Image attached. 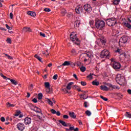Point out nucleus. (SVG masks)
<instances>
[{"instance_id":"1","label":"nucleus","mask_w":131,"mask_h":131,"mask_svg":"<svg viewBox=\"0 0 131 131\" xmlns=\"http://www.w3.org/2000/svg\"><path fill=\"white\" fill-rule=\"evenodd\" d=\"M70 38L71 41H73L75 45H79L80 43V40L77 38V35L75 32H73L71 33L70 36Z\"/></svg>"},{"instance_id":"2","label":"nucleus","mask_w":131,"mask_h":131,"mask_svg":"<svg viewBox=\"0 0 131 131\" xmlns=\"http://www.w3.org/2000/svg\"><path fill=\"white\" fill-rule=\"evenodd\" d=\"M116 80L117 82H118L119 84H125L126 82L125 81V78L120 74H118L116 77Z\"/></svg>"},{"instance_id":"3","label":"nucleus","mask_w":131,"mask_h":131,"mask_svg":"<svg viewBox=\"0 0 131 131\" xmlns=\"http://www.w3.org/2000/svg\"><path fill=\"white\" fill-rule=\"evenodd\" d=\"M106 24L104 20H96L95 21V26L97 29H103L105 27Z\"/></svg>"},{"instance_id":"4","label":"nucleus","mask_w":131,"mask_h":131,"mask_svg":"<svg viewBox=\"0 0 131 131\" xmlns=\"http://www.w3.org/2000/svg\"><path fill=\"white\" fill-rule=\"evenodd\" d=\"M101 58H107L109 59L110 58V52L107 49L103 50L100 54Z\"/></svg>"},{"instance_id":"5","label":"nucleus","mask_w":131,"mask_h":131,"mask_svg":"<svg viewBox=\"0 0 131 131\" xmlns=\"http://www.w3.org/2000/svg\"><path fill=\"white\" fill-rule=\"evenodd\" d=\"M116 53H118L120 54V59L121 60H124L126 58V54L125 52L121 49H117Z\"/></svg>"},{"instance_id":"6","label":"nucleus","mask_w":131,"mask_h":131,"mask_svg":"<svg viewBox=\"0 0 131 131\" xmlns=\"http://www.w3.org/2000/svg\"><path fill=\"white\" fill-rule=\"evenodd\" d=\"M106 24L108 26H114L117 23L116 19L115 18H111L106 20Z\"/></svg>"},{"instance_id":"7","label":"nucleus","mask_w":131,"mask_h":131,"mask_svg":"<svg viewBox=\"0 0 131 131\" xmlns=\"http://www.w3.org/2000/svg\"><path fill=\"white\" fill-rule=\"evenodd\" d=\"M111 61L112 62V64L113 65V68L114 69H120V67H121V65H120V63L119 62L114 61V59L112 58L111 59Z\"/></svg>"},{"instance_id":"8","label":"nucleus","mask_w":131,"mask_h":131,"mask_svg":"<svg viewBox=\"0 0 131 131\" xmlns=\"http://www.w3.org/2000/svg\"><path fill=\"white\" fill-rule=\"evenodd\" d=\"M127 36H122L119 39V45L120 46H124L126 42H127Z\"/></svg>"},{"instance_id":"9","label":"nucleus","mask_w":131,"mask_h":131,"mask_svg":"<svg viewBox=\"0 0 131 131\" xmlns=\"http://www.w3.org/2000/svg\"><path fill=\"white\" fill-rule=\"evenodd\" d=\"M0 76H1V77H3V78L5 79V80H8H8H10L11 82L13 84H14V85H17V84H18V82L16 81H15L14 79H11L9 78H7L6 76L4 75V74H3V73H1Z\"/></svg>"},{"instance_id":"10","label":"nucleus","mask_w":131,"mask_h":131,"mask_svg":"<svg viewBox=\"0 0 131 131\" xmlns=\"http://www.w3.org/2000/svg\"><path fill=\"white\" fill-rule=\"evenodd\" d=\"M99 41H100V42L102 43L103 46H105V44L106 42V39L104 37L101 36L100 38L98 39L96 41V42L97 44L96 45V47L99 46Z\"/></svg>"},{"instance_id":"11","label":"nucleus","mask_w":131,"mask_h":131,"mask_svg":"<svg viewBox=\"0 0 131 131\" xmlns=\"http://www.w3.org/2000/svg\"><path fill=\"white\" fill-rule=\"evenodd\" d=\"M45 100L47 101L48 104L50 105V106H54V103L56 104V100H55V98H52V101L51 99L48 98H46Z\"/></svg>"},{"instance_id":"12","label":"nucleus","mask_w":131,"mask_h":131,"mask_svg":"<svg viewBox=\"0 0 131 131\" xmlns=\"http://www.w3.org/2000/svg\"><path fill=\"white\" fill-rule=\"evenodd\" d=\"M84 10L88 13H91L92 10V7L90 4H85L84 5Z\"/></svg>"},{"instance_id":"13","label":"nucleus","mask_w":131,"mask_h":131,"mask_svg":"<svg viewBox=\"0 0 131 131\" xmlns=\"http://www.w3.org/2000/svg\"><path fill=\"white\" fill-rule=\"evenodd\" d=\"M79 59L81 61H83L84 63L88 61V58L85 53L82 54L80 55Z\"/></svg>"},{"instance_id":"14","label":"nucleus","mask_w":131,"mask_h":131,"mask_svg":"<svg viewBox=\"0 0 131 131\" xmlns=\"http://www.w3.org/2000/svg\"><path fill=\"white\" fill-rule=\"evenodd\" d=\"M75 12L77 14L82 13V6L81 5L77 6L75 8Z\"/></svg>"},{"instance_id":"15","label":"nucleus","mask_w":131,"mask_h":131,"mask_svg":"<svg viewBox=\"0 0 131 131\" xmlns=\"http://www.w3.org/2000/svg\"><path fill=\"white\" fill-rule=\"evenodd\" d=\"M62 66H74V63L70 61H66L62 64Z\"/></svg>"},{"instance_id":"16","label":"nucleus","mask_w":131,"mask_h":131,"mask_svg":"<svg viewBox=\"0 0 131 131\" xmlns=\"http://www.w3.org/2000/svg\"><path fill=\"white\" fill-rule=\"evenodd\" d=\"M45 86L46 89L47 93H50L51 92V85L49 82H46L45 83Z\"/></svg>"},{"instance_id":"17","label":"nucleus","mask_w":131,"mask_h":131,"mask_svg":"<svg viewBox=\"0 0 131 131\" xmlns=\"http://www.w3.org/2000/svg\"><path fill=\"white\" fill-rule=\"evenodd\" d=\"M85 55L86 57H87V59H88V58H93V57H94V53H93V51L91 50L87 51Z\"/></svg>"},{"instance_id":"18","label":"nucleus","mask_w":131,"mask_h":131,"mask_svg":"<svg viewBox=\"0 0 131 131\" xmlns=\"http://www.w3.org/2000/svg\"><path fill=\"white\" fill-rule=\"evenodd\" d=\"M17 128L19 130H24L25 126H24V124L20 123L17 125Z\"/></svg>"},{"instance_id":"19","label":"nucleus","mask_w":131,"mask_h":131,"mask_svg":"<svg viewBox=\"0 0 131 131\" xmlns=\"http://www.w3.org/2000/svg\"><path fill=\"white\" fill-rule=\"evenodd\" d=\"M25 123L26 125L30 124L31 123V118L27 117L25 119Z\"/></svg>"},{"instance_id":"20","label":"nucleus","mask_w":131,"mask_h":131,"mask_svg":"<svg viewBox=\"0 0 131 131\" xmlns=\"http://www.w3.org/2000/svg\"><path fill=\"white\" fill-rule=\"evenodd\" d=\"M79 25H80V20H76L74 24V26L75 28H78V27H79Z\"/></svg>"},{"instance_id":"21","label":"nucleus","mask_w":131,"mask_h":131,"mask_svg":"<svg viewBox=\"0 0 131 131\" xmlns=\"http://www.w3.org/2000/svg\"><path fill=\"white\" fill-rule=\"evenodd\" d=\"M51 113H52V114H56V115H57V116H60V115H61V113H60V112H59V111L56 112L54 109H51Z\"/></svg>"},{"instance_id":"22","label":"nucleus","mask_w":131,"mask_h":131,"mask_svg":"<svg viewBox=\"0 0 131 131\" xmlns=\"http://www.w3.org/2000/svg\"><path fill=\"white\" fill-rule=\"evenodd\" d=\"M23 30L24 32H32V30L29 27H24Z\"/></svg>"},{"instance_id":"23","label":"nucleus","mask_w":131,"mask_h":131,"mask_svg":"<svg viewBox=\"0 0 131 131\" xmlns=\"http://www.w3.org/2000/svg\"><path fill=\"white\" fill-rule=\"evenodd\" d=\"M106 85H107V86H109V88H111L112 89H114L115 90H119V87L115 85H113L111 84L106 83Z\"/></svg>"},{"instance_id":"24","label":"nucleus","mask_w":131,"mask_h":131,"mask_svg":"<svg viewBox=\"0 0 131 131\" xmlns=\"http://www.w3.org/2000/svg\"><path fill=\"white\" fill-rule=\"evenodd\" d=\"M27 14L29 16H32V17H35L36 16V13L33 11H28Z\"/></svg>"},{"instance_id":"25","label":"nucleus","mask_w":131,"mask_h":131,"mask_svg":"<svg viewBox=\"0 0 131 131\" xmlns=\"http://www.w3.org/2000/svg\"><path fill=\"white\" fill-rule=\"evenodd\" d=\"M100 89L102 91H105V92H107V91H109V88L107 87L105 85L100 86Z\"/></svg>"},{"instance_id":"26","label":"nucleus","mask_w":131,"mask_h":131,"mask_svg":"<svg viewBox=\"0 0 131 131\" xmlns=\"http://www.w3.org/2000/svg\"><path fill=\"white\" fill-rule=\"evenodd\" d=\"M34 111H35V112H36L37 113H41V114H42L41 113V110H40V108L36 107V106H35L34 107Z\"/></svg>"},{"instance_id":"27","label":"nucleus","mask_w":131,"mask_h":131,"mask_svg":"<svg viewBox=\"0 0 131 131\" xmlns=\"http://www.w3.org/2000/svg\"><path fill=\"white\" fill-rule=\"evenodd\" d=\"M73 84V82H71L69 83L67 86V89L69 91H70L71 90V86Z\"/></svg>"},{"instance_id":"28","label":"nucleus","mask_w":131,"mask_h":131,"mask_svg":"<svg viewBox=\"0 0 131 131\" xmlns=\"http://www.w3.org/2000/svg\"><path fill=\"white\" fill-rule=\"evenodd\" d=\"M92 84L93 85L98 86V85H99V84H100V82L98 81L97 80H95L92 81Z\"/></svg>"},{"instance_id":"29","label":"nucleus","mask_w":131,"mask_h":131,"mask_svg":"<svg viewBox=\"0 0 131 131\" xmlns=\"http://www.w3.org/2000/svg\"><path fill=\"white\" fill-rule=\"evenodd\" d=\"M71 53L73 56H76V55L78 54L77 52H76V50H75L74 49H72Z\"/></svg>"},{"instance_id":"30","label":"nucleus","mask_w":131,"mask_h":131,"mask_svg":"<svg viewBox=\"0 0 131 131\" xmlns=\"http://www.w3.org/2000/svg\"><path fill=\"white\" fill-rule=\"evenodd\" d=\"M69 115L70 117H72V118H75L76 117V116L75 115V114H74V112H70Z\"/></svg>"},{"instance_id":"31","label":"nucleus","mask_w":131,"mask_h":131,"mask_svg":"<svg viewBox=\"0 0 131 131\" xmlns=\"http://www.w3.org/2000/svg\"><path fill=\"white\" fill-rule=\"evenodd\" d=\"M42 54L45 55L46 57H48L49 56V51L48 50H46V52L42 51Z\"/></svg>"},{"instance_id":"32","label":"nucleus","mask_w":131,"mask_h":131,"mask_svg":"<svg viewBox=\"0 0 131 131\" xmlns=\"http://www.w3.org/2000/svg\"><path fill=\"white\" fill-rule=\"evenodd\" d=\"M124 25L125 26V27H127V28H129V29H130V24H128V23H124Z\"/></svg>"},{"instance_id":"33","label":"nucleus","mask_w":131,"mask_h":131,"mask_svg":"<svg viewBox=\"0 0 131 131\" xmlns=\"http://www.w3.org/2000/svg\"><path fill=\"white\" fill-rule=\"evenodd\" d=\"M125 116H126V117H127V118H131V114H130V113H129L128 112H126L125 114Z\"/></svg>"},{"instance_id":"34","label":"nucleus","mask_w":131,"mask_h":131,"mask_svg":"<svg viewBox=\"0 0 131 131\" xmlns=\"http://www.w3.org/2000/svg\"><path fill=\"white\" fill-rule=\"evenodd\" d=\"M34 57L35 58H36V59H37V60H38L40 62H42V61H41V58L39 57V56L37 55V54L35 55Z\"/></svg>"},{"instance_id":"35","label":"nucleus","mask_w":131,"mask_h":131,"mask_svg":"<svg viewBox=\"0 0 131 131\" xmlns=\"http://www.w3.org/2000/svg\"><path fill=\"white\" fill-rule=\"evenodd\" d=\"M60 123H61L63 126H68L67 124H66V122L62 121V120H59Z\"/></svg>"},{"instance_id":"36","label":"nucleus","mask_w":131,"mask_h":131,"mask_svg":"<svg viewBox=\"0 0 131 131\" xmlns=\"http://www.w3.org/2000/svg\"><path fill=\"white\" fill-rule=\"evenodd\" d=\"M120 2V0H114L113 4L115 5H118L119 3Z\"/></svg>"},{"instance_id":"37","label":"nucleus","mask_w":131,"mask_h":131,"mask_svg":"<svg viewBox=\"0 0 131 131\" xmlns=\"http://www.w3.org/2000/svg\"><path fill=\"white\" fill-rule=\"evenodd\" d=\"M89 24L91 27H93V26H94V24H95V21L94 20H91L89 21Z\"/></svg>"},{"instance_id":"38","label":"nucleus","mask_w":131,"mask_h":131,"mask_svg":"<svg viewBox=\"0 0 131 131\" xmlns=\"http://www.w3.org/2000/svg\"><path fill=\"white\" fill-rule=\"evenodd\" d=\"M7 107H15V105L13 104H11L10 102H8L7 104H6Z\"/></svg>"},{"instance_id":"39","label":"nucleus","mask_w":131,"mask_h":131,"mask_svg":"<svg viewBox=\"0 0 131 131\" xmlns=\"http://www.w3.org/2000/svg\"><path fill=\"white\" fill-rule=\"evenodd\" d=\"M38 100H41L42 99V93H39L38 94Z\"/></svg>"},{"instance_id":"40","label":"nucleus","mask_w":131,"mask_h":131,"mask_svg":"<svg viewBox=\"0 0 131 131\" xmlns=\"http://www.w3.org/2000/svg\"><path fill=\"white\" fill-rule=\"evenodd\" d=\"M85 114L87 115V116H91V115H92V113L90 111H86L85 112Z\"/></svg>"},{"instance_id":"41","label":"nucleus","mask_w":131,"mask_h":131,"mask_svg":"<svg viewBox=\"0 0 131 131\" xmlns=\"http://www.w3.org/2000/svg\"><path fill=\"white\" fill-rule=\"evenodd\" d=\"M80 71L82 72H84V71H85V70H86V68H85V67H81L80 68Z\"/></svg>"},{"instance_id":"42","label":"nucleus","mask_w":131,"mask_h":131,"mask_svg":"<svg viewBox=\"0 0 131 131\" xmlns=\"http://www.w3.org/2000/svg\"><path fill=\"white\" fill-rule=\"evenodd\" d=\"M5 26H6V28H7V29H8V30H12V29H13V28H12V27L9 26V25H8V24H6V25H5Z\"/></svg>"},{"instance_id":"43","label":"nucleus","mask_w":131,"mask_h":131,"mask_svg":"<svg viewBox=\"0 0 131 131\" xmlns=\"http://www.w3.org/2000/svg\"><path fill=\"white\" fill-rule=\"evenodd\" d=\"M6 41L8 43H12V39H11V38H7Z\"/></svg>"},{"instance_id":"44","label":"nucleus","mask_w":131,"mask_h":131,"mask_svg":"<svg viewBox=\"0 0 131 131\" xmlns=\"http://www.w3.org/2000/svg\"><path fill=\"white\" fill-rule=\"evenodd\" d=\"M93 75H94V74H90L87 76V78H88L89 79H93Z\"/></svg>"},{"instance_id":"45","label":"nucleus","mask_w":131,"mask_h":131,"mask_svg":"<svg viewBox=\"0 0 131 131\" xmlns=\"http://www.w3.org/2000/svg\"><path fill=\"white\" fill-rule=\"evenodd\" d=\"M84 96L85 95L83 94H81L80 95V98H81V99H83V100H85V99H88V97H85Z\"/></svg>"},{"instance_id":"46","label":"nucleus","mask_w":131,"mask_h":131,"mask_svg":"<svg viewBox=\"0 0 131 131\" xmlns=\"http://www.w3.org/2000/svg\"><path fill=\"white\" fill-rule=\"evenodd\" d=\"M66 10L65 9L62 10L61 11V14L62 16H65V15H66Z\"/></svg>"},{"instance_id":"47","label":"nucleus","mask_w":131,"mask_h":131,"mask_svg":"<svg viewBox=\"0 0 131 131\" xmlns=\"http://www.w3.org/2000/svg\"><path fill=\"white\" fill-rule=\"evenodd\" d=\"M29 91H32L33 90V84H31L30 86H29Z\"/></svg>"},{"instance_id":"48","label":"nucleus","mask_w":131,"mask_h":131,"mask_svg":"<svg viewBox=\"0 0 131 131\" xmlns=\"http://www.w3.org/2000/svg\"><path fill=\"white\" fill-rule=\"evenodd\" d=\"M5 56L6 57H7L8 59H9V60H12V59H13V58L12 57V56L8 55L7 54H5Z\"/></svg>"},{"instance_id":"49","label":"nucleus","mask_w":131,"mask_h":131,"mask_svg":"<svg viewBox=\"0 0 131 131\" xmlns=\"http://www.w3.org/2000/svg\"><path fill=\"white\" fill-rule=\"evenodd\" d=\"M100 98L102 99V100H103L104 101H108V99L104 97V96H100Z\"/></svg>"},{"instance_id":"50","label":"nucleus","mask_w":131,"mask_h":131,"mask_svg":"<svg viewBox=\"0 0 131 131\" xmlns=\"http://www.w3.org/2000/svg\"><path fill=\"white\" fill-rule=\"evenodd\" d=\"M53 79H54V80H57V79H58V75L56 74L53 77Z\"/></svg>"},{"instance_id":"51","label":"nucleus","mask_w":131,"mask_h":131,"mask_svg":"<svg viewBox=\"0 0 131 131\" xmlns=\"http://www.w3.org/2000/svg\"><path fill=\"white\" fill-rule=\"evenodd\" d=\"M40 36H42V37H46V34L42 32H40Z\"/></svg>"},{"instance_id":"52","label":"nucleus","mask_w":131,"mask_h":131,"mask_svg":"<svg viewBox=\"0 0 131 131\" xmlns=\"http://www.w3.org/2000/svg\"><path fill=\"white\" fill-rule=\"evenodd\" d=\"M81 85H83V86L86 85V82L84 81H81Z\"/></svg>"},{"instance_id":"53","label":"nucleus","mask_w":131,"mask_h":131,"mask_svg":"<svg viewBox=\"0 0 131 131\" xmlns=\"http://www.w3.org/2000/svg\"><path fill=\"white\" fill-rule=\"evenodd\" d=\"M1 120L2 121V122H5V121H6V119H5V117H2L1 118Z\"/></svg>"},{"instance_id":"54","label":"nucleus","mask_w":131,"mask_h":131,"mask_svg":"<svg viewBox=\"0 0 131 131\" xmlns=\"http://www.w3.org/2000/svg\"><path fill=\"white\" fill-rule=\"evenodd\" d=\"M63 118H64V119H68V118H69V117L67 115H63Z\"/></svg>"},{"instance_id":"55","label":"nucleus","mask_w":131,"mask_h":131,"mask_svg":"<svg viewBox=\"0 0 131 131\" xmlns=\"http://www.w3.org/2000/svg\"><path fill=\"white\" fill-rule=\"evenodd\" d=\"M44 11L45 12H51V9L50 8H45Z\"/></svg>"},{"instance_id":"56","label":"nucleus","mask_w":131,"mask_h":131,"mask_svg":"<svg viewBox=\"0 0 131 131\" xmlns=\"http://www.w3.org/2000/svg\"><path fill=\"white\" fill-rule=\"evenodd\" d=\"M84 106L85 108H88V102L86 101L84 102Z\"/></svg>"},{"instance_id":"57","label":"nucleus","mask_w":131,"mask_h":131,"mask_svg":"<svg viewBox=\"0 0 131 131\" xmlns=\"http://www.w3.org/2000/svg\"><path fill=\"white\" fill-rule=\"evenodd\" d=\"M70 130H74V126H70L69 128Z\"/></svg>"},{"instance_id":"58","label":"nucleus","mask_w":131,"mask_h":131,"mask_svg":"<svg viewBox=\"0 0 131 131\" xmlns=\"http://www.w3.org/2000/svg\"><path fill=\"white\" fill-rule=\"evenodd\" d=\"M127 20L128 21V22H129L130 23H131V16H129L127 17Z\"/></svg>"},{"instance_id":"59","label":"nucleus","mask_w":131,"mask_h":131,"mask_svg":"<svg viewBox=\"0 0 131 131\" xmlns=\"http://www.w3.org/2000/svg\"><path fill=\"white\" fill-rule=\"evenodd\" d=\"M32 102H33V103H37V99H36V98H34L32 100Z\"/></svg>"},{"instance_id":"60","label":"nucleus","mask_w":131,"mask_h":131,"mask_svg":"<svg viewBox=\"0 0 131 131\" xmlns=\"http://www.w3.org/2000/svg\"><path fill=\"white\" fill-rule=\"evenodd\" d=\"M73 89H76V90H77L79 87H78V86H77V85H74L73 86Z\"/></svg>"},{"instance_id":"61","label":"nucleus","mask_w":131,"mask_h":131,"mask_svg":"<svg viewBox=\"0 0 131 131\" xmlns=\"http://www.w3.org/2000/svg\"><path fill=\"white\" fill-rule=\"evenodd\" d=\"M127 92L128 93V94L129 95H131V90H130V89H128V90H127Z\"/></svg>"},{"instance_id":"62","label":"nucleus","mask_w":131,"mask_h":131,"mask_svg":"<svg viewBox=\"0 0 131 131\" xmlns=\"http://www.w3.org/2000/svg\"><path fill=\"white\" fill-rule=\"evenodd\" d=\"M77 66H82V64H81V62H78L77 63Z\"/></svg>"},{"instance_id":"63","label":"nucleus","mask_w":131,"mask_h":131,"mask_svg":"<svg viewBox=\"0 0 131 131\" xmlns=\"http://www.w3.org/2000/svg\"><path fill=\"white\" fill-rule=\"evenodd\" d=\"M73 77H74V78H75V79H77H77H78V78H77V76H76V74H74Z\"/></svg>"},{"instance_id":"64","label":"nucleus","mask_w":131,"mask_h":131,"mask_svg":"<svg viewBox=\"0 0 131 131\" xmlns=\"http://www.w3.org/2000/svg\"><path fill=\"white\" fill-rule=\"evenodd\" d=\"M10 19H13V13H10Z\"/></svg>"}]
</instances>
